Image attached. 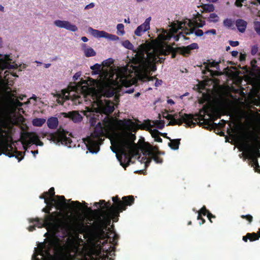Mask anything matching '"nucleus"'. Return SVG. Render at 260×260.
I'll use <instances>...</instances> for the list:
<instances>
[{"instance_id":"nucleus-13","label":"nucleus","mask_w":260,"mask_h":260,"mask_svg":"<svg viewBox=\"0 0 260 260\" xmlns=\"http://www.w3.org/2000/svg\"><path fill=\"white\" fill-rule=\"evenodd\" d=\"M12 59L10 58V55H0V62L3 69H13L17 68V64L13 62L11 63Z\"/></svg>"},{"instance_id":"nucleus-21","label":"nucleus","mask_w":260,"mask_h":260,"mask_svg":"<svg viewBox=\"0 0 260 260\" xmlns=\"http://www.w3.org/2000/svg\"><path fill=\"white\" fill-rule=\"evenodd\" d=\"M235 24L239 32L243 33L245 31L247 26V22L245 20L242 19H237Z\"/></svg>"},{"instance_id":"nucleus-50","label":"nucleus","mask_w":260,"mask_h":260,"mask_svg":"<svg viewBox=\"0 0 260 260\" xmlns=\"http://www.w3.org/2000/svg\"><path fill=\"white\" fill-rule=\"evenodd\" d=\"M258 51V47L257 45H253L251 47V54L252 55H254L256 54Z\"/></svg>"},{"instance_id":"nucleus-60","label":"nucleus","mask_w":260,"mask_h":260,"mask_svg":"<svg viewBox=\"0 0 260 260\" xmlns=\"http://www.w3.org/2000/svg\"><path fill=\"white\" fill-rule=\"evenodd\" d=\"M205 34H211L212 35H216V31L215 29H210V30H208L207 31H206L205 32Z\"/></svg>"},{"instance_id":"nucleus-49","label":"nucleus","mask_w":260,"mask_h":260,"mask_svg":"<svg viewBox=\"0 0 260 260\" xmlns=\"http://www.w3.org/2000/svg\"><path fill=\"white\" fill-rule=\"evenodd\" d=\"M151 80H153V79H156V81H155V86L156 87H158L159 86V85H160L162 83V81L161 80H159L158 79H157L156 77H152L150 78Z\"/></svg>"},{"instance_id":"nucleus-35","label":"nucleus","mask_w":260,"mask_h":260,"mask_svg":"<svg viewBox=\"0 0 260 260\" xmlns=\"http://www.w3.org/2000/svg\"><path fill=\"white\" fill-rule=\"evenodd\" d=\"M234 24V21L232 19H229L226 18L223 21V25L224 26L227 27V28H231L232 27Z\"/></svg>"},{"instance_id":"nucleus-45","label":"nucleus","mask_w":260,"mask_h":260,"mask_svg":"<svg viewBox=\"0 0 260 260\" xmlns=\"http://www.w3.org/2000/svg\"><path fill=\"white\" fill-rule=\"evenodd\" d=\"M143 129L148 130L150 127L152 126L150 123V121L149 120H147L145 121V122L142 124Z\"/></svg>"},{"instance_id":"nucleus-57","label":"nucleus","mask_w":260,"mask_h":260,"mask_svg":"<svg viewBox=\"0 0 260 260\" xmlns=\"http://www.w3.org/2000/svg\"><path fill=\"white\" fill-rule=\"evenodd\" d=\"M159 55H157L156 56V62H155V63L157 62V63H162L164 62V61L165 60V58L164 57H159Z\"/></svg>"},{"instance_id":"nucleus-25","label":"nucleus","mask_w":260,"mask_h":260,"mask_svg":"<svg viewBox=\"0 0 260 260\" xmlns=\"http://www.w3.org/2000/svg\"><path fill=\"white\" fill-rule=\"evenodd\" d=\"M194 32L196 36L198 37H201L203 35L204 32L202 30L198 29L194 31V28H190L188 29L187 28H185V29L184 31V33L186 35H189L193 34Z\"/></svg>"},{"instance_id":"nucleus-24","label":"nucleus","mask_w":260,"mask_h":260,"mask_svg":"<svg viewBox=\"0 0 260 260\" xmlns=\"http://www.w3.org/2000/svg\"><path fill=\"white\" fill-rule=\"evenodd\" d=\"M220 62H216L215 61H210V60H207V62H204L203 64L205 66V69L207 71L209 72H212V71L209 69V68L216 67V68H219V63Z\"/></svg>"},{"instance_id":"nucleus-39","label":"nucleus","mask_w":260,"mask_h":260,"mask_svg":"<svg viewBox=\"0 0 260 260\" xmlns=\"http://www.w3.org/2000/svg\"><path fill=\"white\" fill-rule=\"evenodd\" d=\"M156 127L160 129H162L165 126V122L164 120H156L154 122Z\"/></svg>"},{"instance_id":"nucleus-38","label":"nucleus","mask_w":260,"mask_h":260,"mask_svg":"<svg viewBox=\"0 0 260 260\" xmlns=\"http://www.w3.org/2000/svg\"><path fill=\"white\" fill-rule=\"evenodd\" d=\"M122 44L125 48L129 50H133L134 48L133 45L128 40L124 41Z\"/></svg>"},{"instance_id":"nucleus-8","label":"nucleus","mask_w":260,"mask_h":260,"mask_svg":"<svg viewBox=\"0 0 260 260\" xmlns=\"http://www.w3.org/2000/svg\"><path fill=\"white\" fill-rule=\"evenodd\" d=\"M205 111L206 109L204 108L200 110V113L198 114H196L194 116L197 117V118H194V115L191 114H182V112H180L179 113V116L180 117L179 119H177V125H181L184 122L188 127H191L193 126V127L197 125V123H198V120H199V117H200V120H202L204 119V115L201 114V112L203 111Z\"/></svg>"},{"instance_id":"nucleus-1","label":"nucleus","mask_w":260,"mask_h":260,"mask_svg":"<svg viewBox=\"0 0 260 260\" xmlns=\"http://www.w3.org/2000/svg\"><path fill=\"white\" fill-rule=\"evenodd\" d=\"M112 200L114 202V205L112 207H109L108 210H94V212L96 214L95 220L91 225V228L94 233L102 239H107L103 243V247L105 246V244L108 243L109 240V247L105 249L106 252H110L111 248V243L112 242L115 245L117 244L118 239V236L115 233H113L110 228H108L111 222V220L113 222H117L119 216V214L123 211L126 209V206H131L134 203L135 199L133 196H124L120 200L118 196L113 197Z\"/></svg>"},{"instance_id":"nucleus-3","label":"nucleus","mask_w":260,"mask_h":260,"mask_svg":"<svg viewBox=\"0 0 260 260\" xmlns=\"http://www.w3.org/2000/svg\"><path fill=\"white\" fill-rule=\"evenodd\" d=\"M60 215V212L54 211L49 215H46L44 219L39 218H30L29 222L35 223L34 225L29 226L28 230L29 232H32L36 230V227L41 228L46 226L50 227L60 226L68 232H78L83 233L85 229L90 228V226L85 225L83 221H79L77 219L73 220L68 217L62 220L59 218Z\"/></svg>"},{"instance_id":"nucleus-40","label":"nucleus","mask_w":260,"mask_h":260,"mask_svg":"<svg viewBox=\"0 0 260 260\" xmlns=\"http://www.w3.org/2000/svg\"><path fill=\"white\" fill-rule=\"evenodd\" d=\"M252 161L253 162V165L254 166V169L256 172H260V167L258 165V160L257 158H252Z\"/></svg>"},{"instance_id":"nucleus-19","label":"nucleus","mask_w":260,"mask_h":260,"mask_svg":"<svg viewBox=\"0 0 260 260\" xmlns=\"http://www.w3.org/2000/svg\"><path fill=\"white\" fill-rule=\"evenodd\" d=\"M202 16L201 14H200L198 13L196 16V20L192 22L191 21L188 23V25L189 27H191L192 26H194L197 27H202L204 25H205V21L204 20H201L200 18L202 17Z\"/></svg>"},{"instance_id":"nucleus-41","label":"nucleus","mask_w":260,"mask_h":260,"mask_svg":"<svg viewBox=\"0 0 260 260\" xmlns=\"http://www.w3.org/2000/svg\"><path fill=\"white\" fill-rule=\"evenodd\" d=\"M247 236L250 237V241H255L259 239L257 234L255 233H247Z\"/></svg>"},{"instance_id":"nucleus-31","label":"nucleus","mask_w":260,"mask_h":260,"mask_svg":"<svg viewBox=\"0 0 260 260\" xmlns=\"http://www.w3.org/2000/svg\"><path fill=\"white\" fill-rule=\"evenodd\" d=\"M160 133L157 129L152 131L151 135L154 139V141L157 142L161 143L162 141V139L159 137Z\"/></svg>"},{"instance_id":"nucleus-15","label":"nucleus","mask_w":260,"mask_h":260,"mask_svg":"<svg viewBox=\"0 0 260 260\" xmlns=\"http://www.w3.org/2000/svg\"><path fill=\"white\" fill-rule=\"evenodd\" d=\"M13 147L11 145L8 144L7 141H3L0 143V150L4 154L9 157L14 156Z\"/></svg>"},{"instance_id":"nucleus-29","label":"nucleus","mask_w":260,"mask_h":260,"mask_svg":"<svg viewBox=\"0 0 260 260\" xmlns=\"http://www.w3.org/2000/svg\"><path fill=\"white\" fill-rule=\"evenodd\" d=\"M115 93V89L111 86H109L108 88H106L104 89V95L107 98H110L113 96Z\"/></svg>"},{"instance_id":"nucleus-22","label":"nucleus","mask_w":260,"mask_h":260,"mask_svg":"<svg viewBox=\"0 0 260 260\" xmlns=\"http://www.w3.org/2000/svg\"><path fill=\"white\" fill-rule=\"evenodd\" d=\"M159 34L158 35L157 39L160 41L168 40L171 38V36L167 31L163 28L157 30Z\"/></svg>"},{"instance_id":"nucleus-23","label":"nucleus","mask_w":260,"mask_h":260,"mask_svg":"<svg viewBox=\"0 0 260 260\" xmlns=\"http://www.w3.org/2000/svg\"><path fill=\"white\" fill-rule=\"evenodd\" d=\"M47 124L50 129H56L58 125V120L57 117H51L47 119Z\"/></svg>"},{"instance_id":"nucleus-9","label":"nucleus","mask_w":260,"mask_h":260,"mask_svg":"<svg viewBox=\"0 0 260 260\" xmlns=\"http://www.w3.org/2000/svg\"><path fill=\"white\" fill-rule=\"evenodd\" d=\"M67 133L63 129L59 128L56 132L49 134L48 139L56 144L64 145L70 147L72 141L70 138L67 137Z\"/></svg>"},{"instance_id":"nucleus-5","label":"nucleus","mask_w":260,"mask_h":260,"mask_svg":"<svg viewBox=\"0 0 260 260\" xmlns=\"http://www.w3.org/2000/svg\"><path fill=\"white\" fill-rule=\"evenodd\" d=\"M96 122V118L94 117L90 119L91 126H95L90 136L84 140V142L86 143L88 150L91 153H96L99 151L100 145L104 140L102 137L105 136L104 130L106 126L101 122H98L97 124Z\"/></svg>"},{"instance_id":"nucleus-20","label":"nucleus","mask_w":260,"mask_h":260,"mask_svg":"<svg viewBox=\"0 0 260 260\" xmlns=\"http://www.w3.org/2000/svg\"><path fill=\"white\" fill-rule=\"evenodd\" d=\"M81 48L86 57H89L96 55L95 51L91 47H88L86 44H82Z\"/></svg>"},{"instance_id":"nucleus-54","label":"nucleus","mask_w":260,"mask_h":260,"mask_svg":"<svg viewBox=\"0 0 260 260\" xmlns=\"http://www.w3.org/2000/svg\"><path fill=\"white\" fill-rule=\"evenodd\" d=\"M100 32L101 33L100 34V35L99 36V38H107V37L108 36V33H107L104 31H103V30H100Z\"/></svg>"},{"instance_id":"nucleus-32","label":"nucleus","mask_w":260,"mask_h":260,"mask_svg":"<svg viewBox=\"0 0 260 260\" xmlns=\"http://www.w3.org/2000/svg\"><path fill=\"white\" fill-rule=\"evenodd\" d=\"M93 206L95 207L101 206V209L100 210H108L109 207H110L106 205V201L104 200H100L99 202H95Z\"/></svg>"},{"instance_id":"nucleus-44","label":"nucleus","mask_w":260,"mask_h":260,"mask_svg":"<svg viewBox=\"0 0 260 260\" xmlns=\"http://www.w3.org/2000/svg\"><path fill=\"white\" fill-rule=\"evenodd\" d=\"M113 63V60L112 58H109L104 60L102 64L103 66L109 67Z\"/></svg>"},{"instance_id":"nucleus-10","label":"nucleus","mask_w":260,"mask_h":260,"mask_svg":"<svg viewBox=\"0 0 260 260\" xmlns=\"http://www.w3.org/2000/svg\"><path fill=\"white\" fill-rule=\"evenodd\" d=\"M102 112L106 115V117L103 120L105 126H108L111 124V119L108 115L112 113L114 110V104L113 102L106 101L105 104L101 108Z\"/></svg>"},{"instance_id":"nucleus-30","label":"nucleus","mask_w":260,"mask_h":260,"mask_svg":"<svg viewBox=\"0 0 260 260\" xmlns=\"http://www.w3.org/2000/svg\"><path fill=\"white\" fill-rule=\"evenodd\" d=\"M41 195H44L45 198H47V196H49L50 198H48L49 200H50L51 198L52 199H56L55 197L56 196H55V190H54V188L53 187H51L49 189L48 191L44 192Z\"/></svg>"},{"instance_id":"nucleus-42","label":"nucleus","mask_w":260,"mask_h":260,"mask_svg":"<svg viewBox=\"0 0 260 260\" xmlns=\"http://www.w3.org/2000/svg\"><path fill=\"white\" fill-rule=\"evenodd\" d=\"M254 28L256 33L260 36V22L254 21Z\"/></svg>"},{"instance_id":"nucleus-63","label":"nucleus","mask_w":260,"mask_h":260,"mask_svg":"<svg viewBox=\"0 0 260 260\" xmlns=\"http://www.w3.org/2000/svg\"><path fill=\"white\" fill-rule=\"evenodd\" d=\"M15 105L17 107H21L23 105V103L20 102L19 100H16L15 101Z\"/></svg>"},{"instance_id":"nucleus-51","label":"nucleus","mask_w":260,"mask_h":260,"mask_svg":"<svg viewBox=\"0 0 260 260\" xmlns=\"http://www.w3.org/2000/svg\"><path fill=\"white\" fill-rule=\"evenodd\" d=\"M177 116H174L173 117V119H171L170 120V121L168 123V125H177V119L176 118Z\"/></svg>"},{"instance_id":"nucleus-58","label":"nucleus","mask_w":260,"mask_h":260,"mask_svg":"<svg viewBox=\"0 0 260 260\" xmlns=\"http://www.w3.org/2000/svg\"><path fill=\"white\" fill-rule=\"evenodd\" d=\"M225 125V123H223V124H221V123H219L218 124H217L216 123H214L213 122L212 124V128H215V127H217L218 126H219L220 127H223Z\"/></svg>"},{"instance_id":"nucleus-26","label":"nucleus","mask_w":260,"mask_h":260,"mask_svg":"<svg viewBox=\"0 0 260 260\" xmlns=\"http://www.w3.org/2000/svg\"><path fill=\"white\" fill-rule=\"evenodd\" d=\"M198 213H200L201 215L205 216L207 215V216L210 221L212 223V221L211 220L212 218H215V216L211 213L209 210H208L206 207L204 206L199 211Z\"/></svg>"},{"instance_id":"nucleus-48","label":"nucleus","mask_w":260,"mask_h":260,"mask_svg":"<svg viewBox=\"0 0 260 260\" xmlns=\"http://www.w3.org/2000/svg\"><path fill=\"white\" fill-rule=\"evenodd\" d=\"M241 217L243 219H246V220H247L250 223L252 222V219H253V217L251 215H242L241 216Z\"/></svg>"},{"instance_id":"nucleus-27","label":"nucleus","mask_w":260,"mask_h":260,"mask_svg":"<svg viewBox=\"0 0 260 260\" xmlns=\"http://www.w3.org/2000/svg\"><path fill=\"white\" fill-rule=\"evenodd\" d=\"M180 139H171L170 140V142L168 143V146L173 150H177L179 148L180 144Z\"/></svg>"},{"instance_id":"nucleus-6","label":"nucleus","mask_w":260,"mask_h":260,"mask_svg":"<svg viewBox=\"0 0 260 260\" xmlns=\"http://www.w3.org/2000/svg\"><path fill=\"white\" fill-rule=\"evenodd\" d=\"M41 199H44V203L47 204V206L42 209V211L50 215V211L53 207H55L57 210H61L64 206L66 205L67 200L63 196L57 195L56 199H51L49 200L48 198H45L44 195H40L39 197Z\"/></svg>"},{"instance_id":"nucleus-4","label":"nucleus","mask_w":260,"mask_h":260,"mask_svg":"<svg viewBox=\"0 0 260 260\" xmlns=\"http://www.w3.org/2000/svg\"><path fill=\"white\" fill-rule=\"evenodd\" d=\"M136 139L135 134L131 133L120 136L116 140V147L120 153L124 155V161H122V156L120 158L117 157L120 165L125 169L127 167L131 161V155L135 152L136 144L134 142Z\"/></svg>"},{"instance_id":"nucleus-56","label":"nucleus","mask_w":260,"mask_h":260,"mask_svg":"<svg viewBox=\"0 0 260 260\" xmlns=\"http://www.w3.org/2000/svg\"><path fill=\"white\" fill-rule=\"evenodd\" d=\"M246 54L245 53H241L239 56V60L240 61H244L246 60Z\"/></svg>"},{"instance_id":"nucleus-11","label":"nucleus","mask_w":260,"mask_h":260,"mask_svg":"<svg viewBox=\"0 0 260 260\" xmlns=\"http://www.w3.org/2000/svg\"><path fill=\"white\" fill-rule=\"evenodd\" d=\"M21 137L28 145L35 144L39 146L43 145V143L40 141L38 136L35 133H24L22 134Z\"/></svg>"},{"instance_id":"nucleus-59","label":"nucleus","mask_w":260,"mask_h":260,"mask_svg":"<svg viewBox=\"0 0 260 260\" xmlns=\"http://www.w3.org/2000/svg\"><path fill=\"white\" fill-rule=\"evenodd\" d=\"M245 0H236L235 2V5L238 7L242 6V3L244 2Z\"/></svg>"},{"instance_id":"nucleus-17","label":"nucleus","mask_w":260,"mask_h":260,"mask_svg":"<svg viewBox=\"0 0 260 260\" xmlns=\"http://www.w3.org/2000/svg\"><path fill=\"white\" fill-rule=\"evenodd\" d=\"M149 154L151 156V158H147L145 156L142 158V161H143L145 163V168L149 166L152 159H153L157 164H160L162 162V158L158 156L157 155L155 154L153 152H150Z\"/></svg>"},{"instance_id":"nucleus-2","label":"nucleus","mask_w":260,"mask_h":260,"mask_svg":"<svg viewBox=\"0 0 260 260\" xmlns=\"http://www.w3.org/2000/svg\"><path fill=\"white\" fill-rule=\"evenodd\" d=\"M198 48V45L196 43H193L186 47L177 48H174L172 46L167 44H161L151 52H147L146 58L143 52L140 53V58L138 60L139 67L142 72L149 73L151 71L154 72L156 70L155 62L157 55L166 56L171 53V57L174 58L176 57L177 53L185 56L186 54H190L191 50Z\"/></svg>"},{"instance_id":"nucleus-37","label":"nucleus","mask_w":260,"mask_h":260,"mask_svg":"<svg viewBox=\"0 0 260 260\" xmlns=\"http://www.w3.org/2000/svg\"><path fill=\"white\" fill-rule=\"evenodd\" d=\"M23 153V152L18 151L17 150H15L13 152L14 156H15L18 160V161H21L23 159L24 157Z\"/></svg>"},{"instance_id":"nucleus-53","label":"nucleus","mask_w":260,"mask_h":260,"mask_svg":"<svg viewBox=\"0 0 260 260\" xmlns=\"http://www.w3.org/2000/svg\"><path fill=\"white\" fill-rule=\"evenodd\" d=\"M107 39L112 41H116L118 40L119 38L115 35L108 34V36L107 37Z\"/></svg>"},{"instance_id":"nucleus-46","label":"nucleus","mask_w":260,"mask_h":260,"mask_svg":"<svg viewBox=\"0 0 260 260\" xmlns=\"http://www.w3.org/2000/svg\"><path fill=\"white\" fill-rule=\"evenodd\" d=\"M89 29L91 31V33L92 35L95 38H99V36L100 34L101 33L100 32V30H99L97 29H94L91 27Z\"/></svg>"},{"instance_id":"nucleus-61","label":"nucleus","mask_w":260,"mask_h":260,"mask_svg":"<svg viewBox=\"0 0 260 260\" xmlns=\"http://www.w3.org/2000/svg\"><path fill=\"white\" fill-rule=\"evenodd\" d=\"M81 76V73L80 72L76 73L73 76V79L74 80H77Z\"/></svg>"},{"instance_id":"nucleus-64","label":"nucleus","mask_w":260,"mask_h":260,"mask_svg":"<svg viewBox=\"0 0 260 260\" xmlns=\"http://www.w3.org/2000/svg\"><path fill=\"white\" fill-rule=\"evenodd\" d=\"M94 3H91L88 5H86V7H85V9H88L92 8L94 7Z\"/></svg>"},{"instance_id":"nucleus-7","label":"nucleus","mask_w":260,"mask_h":260,"mask_svg":"<svg viewBox=\"0 0 260 260\" xmlns=\"http://www.w3.org/2000/svg\"><path fill=\"white\" fill-rule=\"evenodd\" d=\"M245 143L244 144V147L246 149L249 155V159L252 160V158H256V156H260V151L258 147H251L249 142H257L259 137L258 135L252 131H249L248 134L244 137Z\"/></svg>"},{"instance_id":"nucleus-12","label":"nucleus","mask_w":260,"mask_h":260,"mask_svg":"<svg viewBox=\"0 0 260 260\" xmlns=\"http://www.w3.org/2000/svg\"><path fill=\"white\" fill-rule=\"evenodd\" d=\"M52 242H50L49 244L46 245L44 243H40L38 245V253L37 254H34L32 256V260H39L37 256L40 254L42 256H44L45 254L47 255H50V251L51 249V246Z\"/></svg>"},{"instance_id":"nucleus-34","label":"nucleus","mask_w":260,"mask_h":260,"mask_svg":"<svg viewBox=\"0 0 260 260\" xmlns=\"http://www.w3.org/2000/svg\"><path fill=\"white\" fill-rule=\"evenodd\" d=\"M203 12H212L214 10V7L212 4H206L202 6Z\"/></svg>"},{"instance_id":"nucleus-62","label":"nucleus","mask_w":260,"mask_h":260,"mask_svg":"<svg viewBox=\"0 0 260 260\" xmlns=\"http://www.w3.org/2000/svg\"><path fill=\"white\" fill-rule=\"evenodd\" d=\"M183 24H184L183 22L181 21L178 22L177 29H182V28L183 27Z\"/></svg>"},{"instance_id":"nucleus-33","label":"nucleus","mask_w":260,"mask_h":260,"mask_svg":"<svg viewBox=\"0 0 260 260\" xmlns=\"http://www.w3.org/2000/svg\"><path fill=\"white\" fill-rule=\"evenodd\" d=\"M101 66L99 63H95L93 66L90 67V69L92 70V75L99 74L101 72Z\"/></svg>"},{"instance_id":"nucleus-16","label":"nucleus","mask_w":260,"mask_h":260,"mask_svg":"<svg viewBox=\"0 0 260 260\" xmlns=\"http://www.w3.org/2000/svg\"><path fill=\"white\" fill-rule=\"evenodd\" d=\"M150 17L147 18L145 22L139 25L135 30V34L137 36H141L143 32H145L150 28Z\"/></svg>"},{"instance_id":"nucleus-52","label":"nucleus","mask_w":260,"mask_h":260,"mask_svg":"<svg viewBox=\"0 0 260 260\" xmlns=\"http://www.w3.org/2000/svg\"><path fill=\"white\" fill-rule=\"evenodd\" d=\"M71 205L73 206H75L78 208H80L81 207V204L79 201H72L71 203Z\"/></svg>"},{"instance_id":"nucleus-43","label":"nucleus","mask_w":260,"mask_h":260,"mask_svg":"<svg viewBox=\"0 0 260 260\" xmlns=\"http://www.w3.org/2000/svg\"><path fill=\"white\" fill-rule=\"evenodd\" d=\"M117 31L120 32V35H123L124 34V25L122 23H119L117 25Z\"/></svg>"},{"instance_id":"nucleus-14","label":"nucleus","mask_w":260,"mask_h":260,"mask_svg":"<svg viewBox=\"0 0 260 260\" xmlns=\"http://www.w3.org/2000/svg\"><path fill=\"white\" fill-rule=\"evenodd\" d=\"M54 23L58 27L64 28L73 32L78 30V28L75 25L71 24L68 21L57 20L54 21Z\"/></svg>"},{"instance_id":"nucleus-47","label":"nucleus","mask_w":260,"mask_h":260,"mask_svg":"<svg viewBox=\"0 0 260 260\" xmlns=\"http://www.w3.org/2000/svg\"><path fill=\"white\" fill-rule=\"evenodd\" d=\"M174 116H178V114H175L174 115H172L167 113L166 114H164L163 115V117L168 120L173 119V117Z\"/></svg>"},{"instance_id":"nucleus-28","label":"nucleus","mask_w":260,"mask_h":260,"mask_svg":"<svg viewBox=\"0 0 260 260\" xmlns=\"http://www.w3.org/2000/svg\"><path fill=\"white\" fill-rule=\"evenodd\" d=\"M46 122V119L43 118H36L32 121V124L35 126H42Z\"/></svg>"},{"instance_id":"nucleus-36","label":"nucleus","mask_w":260,"mask_h":260,"mask_svg":"<svg viewBox=\"0 0 260 260\" xmlns=\"http://www.w3.org/2000/svg\"><path fill=\"white\" fill-rule=\"evenodd\" d=\"M218 16L215 13H211L208 18V21L211 22H217L218 21Z\"/></svg>"},{"instance_id":"nucleus-18","label":"nucleus","mask_w":260,"mask_h":260,"mask_svg":"<svg viewBox=\"0 0 260 260\" xmlns=\"http://www.w3.org/2000/svg\"><path fill=\"white\" fill-rule=\"evenodd\" d=\"M64 117L71 118L74 122H80L82 119V116L76 111H73L68 113H63Z\"/></svg>"},{"instance_id":"nucleus-55","label":"nucleus","mask_w":260,"mask_h":260,"mask_svg":"<svg viewBox=\"0 0 260 260\" xmlns=\"http://www.w3.org/2000/svg\"><path fill=\"white\" fill-rule=\"evenodd\" d=\"M229 42L230 45L232 47H236L239 45V42L237 41H234L230 40Z\"/></svg>"}]
</instances>
